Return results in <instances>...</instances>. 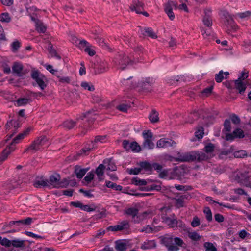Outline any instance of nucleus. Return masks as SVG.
<instances>
[{
	"label": "nucleus",
	"mask_w": 251,
	"mask_h": 251,
	"mask_svg": "<svg viewBox=\"0 0 251 251\" xmlns=\"http://www.w3.org/2000/svg\"><path fill=\"white\" fill-rule=\"evenodd\" d=\"M223 75L224 72L222 70L220 71L218 74H216L215 76V81L218 83L222 82L224 78Z\"/></svg>",
	"instance_id": "4d7b16f0"
},
{
	"label": "nucleus",
	"mask_w": 251,
	"mask_h": 251,
	"mask_svg": "<svg viewBox=\"0 0 251 251\" xmlns=\"http://www.w3.org/2000/svg\"><path fill=\"white\" fill-rule=\"evenodd\" d=\"M11 21V18L8 13H2L0 15V21L1 22L9 23Z\"/></svg>",
	"instance_id": "4c0bfd02"
},
{
	"label": "nucleus",
	"mask_w": 251,
	"mask_h": 251,
	"mask_svg": "<svg viewBox=\"0 0 251 251\" xmlns=\"http://www.w3.org/2000/svg\"><path fill=\"white\" fill-rule=\"evenodd\" d=\"M30 131V128H28L23 132L19 134L12 140V141L11 142L10 145L12 147H14L16 144L18 143L20 140L24 139L25 136L28 134Z\"/></svg>",
	"instance_id": "6ab92c4d"
},
{
	"label": "nucleus",
	"mask_w": 251,
	"mask_h": 251,
	"mask_svg": "<svg viewBox=\"0 0 251 251\" xmlns=\"http://www.w3.org/2000/svg\"><path fill=\"white\" fill-rule=\"evenodd\" d=\"M76 122L72 120H67L63 123V126L65 127L68 129L73 128L75 125Z\"/></svg>",
	"instance_id": "c03bdc74"
},
{
	"label": "nucleus",
	"mask_w": 251,
	"mask_h": 251,
	"mask_svg": "<svg viewBox=\"0 0 251 251\" xmlns=\"http://www.w3.org/2000/svg\"><path fill=\"white\" fill-rule=\"evenodd\" d=\"M224 129L226 131L230 132L231 129L230 121L229 119H226L225 120L224 123Z\"/></svg>",
	"instance_id": "e2e57ef3"
},
{
	"label": "nucleus",
	"mask_w": 251,
	"mask_h": 251,
	"mask_svg": "<svg viewBox=\"0 0 251 251\" xmlns=\"http://www.w3.org/2000/svg\"><path fill=\"white\" fill-rule=\"evenodd\" d=\"M155 228H153L152 227H151L149 225H147L145 226H144L140 230V231L141 232H146L147 233H152L153 232L157 231V230H155Z\"/></svg>",
	"instance_id": "49530a36"
},
{
	"label": "nucleus",
	"mask_w": 251,
	"mask_h": 251,
	"mask_svg": "<svg viewBox=\"0 0 251 251\" xmlns=\"http://www.w3.org/2000/svg\"><path fill=\"white\" fill-rule=\"evenodd\" d=\"M14 150L15 147H12L10 145L6 148L0 154V162L4 161L8 155Z\"/></svg>",
	"instance_id": "4be33fe9"
},
{
	"label": "nucleus",
	"mask_w": 251,
	"mask_h": 251,
	"mask_svg": "<svg viewBox=\"0 0 251 251\" xmlns=\"http://www.w3.org/2000/svg\"><path fill=\"white\" fill-rule=\"evenodd\" d=\"M139 166L141 169V171L142 170H145V172H147L148 174H151V164L147 161H142L140 162L139 163Z\"/></svg>",
	"instance_id": "393cba45"
},
{
	"label": "nucleus",
	"mask_w": 251,
	"mask_h": 251,
	"mask_svg": "<svg viewBox=\"0 0 251 251\" xmlns=\"http://www.w3.org/2000/svg\"><path fill=\"white\" fill-rule=\"evenodd\" d=\"M174 176L177 177V179L182 180L185 178L187 174L186 170L183 167H176L174 170Z\"/></svg>",
	"instance_id": "f3484780"
},
{
	"label": "nucleus",
	"mask_w": 251,
	"mask_h": 251,
	"mask_svg": "<svg viewBox=\"0 0 251 251\" xmlns=\"http://www.w3.org/2000/svg\"><path fill=\"white\" fill-rule=\"evenodd\" d=\"M33 222V219L30 217H28L25 219L18 220L19 226L21 225L29 226Z\"/></svg>",
	"instance_id": "58836bf2"
},
{
	"label": "nucleus",
	"mask_w": 251,
	"mask_h": 251,
	"mask_svg": "<svg viewBox=\"0 0 251 251\" xmlns=\"http://www.w3.org/2000/svg\"><path fill=\"white\" fill-rule=\"evenodd\" d=\"M59 79V81L62 83H70L71 79L68 76L61 77L59 75H56Z\"/></svg>",
	"instance_id": "0e129e2a"
},
{
	"label": "nucleus",
	"mask_w": 251,
	"mask_h": 251,
	"mask_svg": "<svg viewBox=\"0 0 251 251\" xmlns=\"http://www.w3.org/2000/svg\"><path fill=\"white\" fill-rule=\"evenodd\" d=\"M173 242H174L176 245L180 247H183V245H185L183 241L179 237H175L173 239Z\"/></svg>",
	"instance_id": "338daca9"
},
{
	"label": "nucleus",
	"mask_w": 251,
	"mask_h": 251,
	"mask_svg": "<svg viewBox=\"0 0 251 251\" xmlns=\"http://www.w3.org/2000/svg\"><path fill=\"white\" fill-rule=\"evenodd\" d=\"M173 7L177 8V3L175 0H168V2L164 4V10L170 20L175 19V14L173 12Z\"/></svg>",
	"instance_id": "0eeeda50"
},
{
	"label": "nucleus",
	"mask_w": 251,
	"mask_h": 251,
	"mask_svg": "<svg viewBox=\"0 0 251 251\" xmlns=\"http://www.w3.org/2000/svg\"><path fill=\"white\" fill-rule=\"evenodd\" d=\"M213 88V86L212 85L205 88L201 91V94L204 96H209L212 93Z\"/></svg>",
	"instance_id": "13d9d810"
},
{
	"label": "nucleus",
	"mask_w": 251,
	"mask_h": 251,
	"mask_svg": "<svg viewBox=\"0 0 251 251\" xmlns=\"http://www.w3.org/2000/svg\"><path fill=\"white\" fill-rule=\"evenodd\" d=\"M156 246L154 240H147L141 245V248L143 250H149L155 248Z\"/></svg>",
	"instance_id": "bb28decb"
},
{
	"label": "nucleus",
	"mask_w": 251,
	"mask_h": 251,
	"mask_svg": "<svg viewBox=\"0 0 251 251\" xmlns=\"http://www.w3.org/2000/svg\"><path fill=\"white\" fill-rule=\"evenodd\" d=\"M33 186L36 188L50 187L48 179L45 178L44 176L36 177L33 182Z\"/></svg>",
	"instance_id": "2eb2a0df"
},
{
	"label": "nucleus",
	"mask_w": 251,
	"mask_h": 251,
	"mask_svg": "<svg viewBox=\"0 0 251 251\" xmlns=\"http://www.w3.org/2000/svg\"><path fill=\"white\" fill-rule=\"evenodd\" d=\"M160 240L162 244L168 247L173 242V238L170 235H166L164 236L160 237Z\"/></svg>",
	"instance_id": "a878e982"
},
{
	"label": "nucleus",
	"mask_w": 251,
	"mask_h": 251,
	"mask_svg": "<svg viewBox=\"0 0 251 251\" xmlns=\"http://www.w3.org/2000/svg\"><path fill=\"white\" fill-rule=\"evenodd\" d=\"M200 115V113L197 111H194L192 113L190 114V115L189 116V118L193 119V120H189L188 121V122L192 123H193L194 121L196 119H197Z\"/></svg>",
	"instance_id": "5fc2aeb1"
},
{
	"label": "nucleus",
	"mask_w": 251,
	"mask_h": 251,
	"mask_svg": "<svg viewBox=\"0 0 251 251\" xmlns=\"http://www.w3.org/2000/svg\"><path fill=\"white\" fill-rule=\"evenodd\" d=\"M105 168V166L103 164H100L96 169V174H97L99 181L102 180V176L104 174V170Z\"/></svg>",
	"instance_id": "cd10ccee"
},
{
	"label": "nucleus",
	"mask_w": 251,
	"mask_h": 251,
	"mask_svg": "<svg viewBox=\"0 0 251 251\" xmlns=\"http://www.w3.org/2000/svg\"><path fill=\"white\" fill-rule=\"evenodd\" d=\"M48 139L46 136H41L35 140L25 150V152L28 151H36L41 148L42 146L46 144Z\"/></svg>",
	"instance_id": "39448f33"
},
{
	"label": "nucleus",
	"mask_w": 251,
	"mask_h": 251,
	"mask_svg": "<svg viewBox=\"0 0 251 251\" xmlns=\"http://www.w3.org/2000/svg\"><path fill=\"white\" fill-rule=\"evenodd\" d=\"M233 134L236 138H243L245 136L244 131L240 128H237L234 130Z\"/></svg>",
	"instance_id": "09e8293b"
},
{
	"label": "nucleus",
	"mask_w": 251,
	"mask_h": 251,
	"mask_svg": "<svg viewBox=\"0 0 251 251\" xmlns=\"http://www.w3.org/2000/svg\"><path fill=\"white\" fill-rule=\"evenodd\" d=\"M119 57L118 64L120 66V69L123 70L126 68V66L129 63L130 59L126 54L120 55Z\"/></svg>",
	"instance_id": "412c9836"
},
{
	"label": "nucleus",
	"mask_w": 251,
	"mask_h": 251,
	"mask_svg": "<svg viewBox=\"0 0 251 251\" xmlns=\"http://www.w3.org/2000/svg\"><path fill=\"white\" fill-rule=\"evenodd\" d=\"M130 107V105H128L126 104L123 103L117 106V109L119 110L124 112H126L127 110Z\"/></svg>",
	"instance_id": "603ef678"
},
{
	"label": "nucleus",
	"mask_w": 251,
	"mask_h": 251,
	"mask_svg": "<svg viewBox=\"0 0 251 251\" xmlns=\"http://www.w3.org/2000/svg\"><path fill=\"white\" fill-rule=\"evenodd\" d=\"M149 118L151 123H157L159 121L158 112L155 110H152L149 115Z\"/></svg>",
	"instance_id": "c85d7f7f"
},
{
	"label": "nucleus",
	"mask_w": 251,
	"mask_h": 251,
	"mask_svg": "<svg viewBox=\"0 0 251 251\" xmlns=\"http://www.w3.org/2000/svg\"><path fill=\"white\" fill-rule=\"evenodd\" d=\"M48 50L51 56L56 57L58 59H61L60 56L57 54L56 50L53 48V46L50 43L49 44Z\"/></svg>",
	"instance_id": "c9c22d12"
},
{
	"label": "nucleus",
	"mask_w": 251,
	"mask_h": 251,
	"mask_svg": "<svg viewBox=\"0 0 251 251\" xmlns=\"http://www.w3.org/2000/svg\"><path fill=\"white\" fill-rule=\"evenodd\" d=\"M154 83L153 78L150 77L146 78L144 81L139 82L137 86L133 85L132 87L136 86L139 88V90H142L145 92H150L151 90L152 85Z\"/></svg>",
	"instance_id": "6e6552de"
},
{
	"label": "nucleus",
	"mask_w": 251,
	"mask_h": 251,
	"mask_svg": "<svg viewBox=\"0 0 251 251\" xmlns=\"http://www.w3.org/2000/svg\"><path fill=\"white\" fill-rule=\"evenodd\" d=\"M203 131V128L202 126L199 127L198 130L195 132L196 137L199 139H201L204 134Z\"/></svg>",
	"instance_id": "052dcab7"
},
{
	"label": "nucleus",
	"mask_w": 251,
	"mask_h": 251,
	"mask_svg": "<svg viewBox=\"0 0 251 251\" xmlns=\"http://www.w3.org/2000/svg\"><path fill=\"white\" fill-rule=\"evenodd\" d=\"M221 18L225 25L234 31L237 29V26L235 24L232 17L227 11L224 10L222 11Z\"/></svg>",
	"instance_id": "423d86ee"
},
{
	"label": "nucleus",
	"mask_w": 251,
	"mask_h": 251,
	"mask_svg": "<svg viewBox=\"0 0 251 251\" xmlns=\"http://www.w3.org/2000/svg\"><path fill=\"white\" fill-rule=\"evenodd\" d=\"M103 163L105 165L107 170L114 171L116 170V166L113 162H112L111 158L105 159L103 161Z\"/></svg>",
	"instance_id": "b1692460"
},
{
	"label": "nucleus",
	"mask_w": 251,
	"mask_h": 251,
	"mask_svg": "<svg viewBox=\"0 0 251 251\" xmlns=\"http://www.w3.org/2000/svg\"><path fill=\"white\" fill-rule=\"evenodd\" d=\"M143 147L147 149H152L154 147V144L151 139L145 140L143 144Z\"/></svg>",
	"instance_id": "f704fd0d"
},
{
	"label": "nucleus",
	"mask_w": 251,
	"mask_h": 251,
	"mask_svg": "<svg viewBox=\"0 0 251 251\" xmlns=\"http://www.w3.org/2000/svg\"><path fill=\"white\" fill-rule=\"evenodd\" d=\"M153 169L157 172H160L162 169V166L158 163H153L151 164V172H152Z\"/></svg>",
	"instance_id": "69168bd1"
},
{
	"label": "nucleus",
	"mask_w": 251,
	"mask_h": 251,
	"mask_svg": "<svg viewBox=\"0 0 251 251\" xmlns=\"http://www.w3.org/2000/svg\"><path fill=\"white\" fill-rule=\"evenodd\" d=\"M144 4L139 0H133L132 4L130 8L131 11H135L136 13H141V11L144 10Z\"/></svg>",
	"instance_id": "dca6fc26"
},
{
	"label": "nucleus",
	"mask_w": 251,
	"mask_h": 251,
	"mask_svg": "<svg viewBox=\"0 0 251 251\" xmlns=\"http://www.w3.org/2000/svg\"><path fill=\"white\" fill-rule=\"evenodd\" d=\"M1 245L6 247H9L11 246V241L6 238L2 239Z\"/></svg>",
	"instance_id": "774afa93"
},
{
	"label": "nucleus",
	"mask_w": 251,
	"mask_h": 251,
	"mask_svg": "<svg viewBox=\"0 0 251 251\" xmlns=\"http://www.w3.org/2000/svg\"><path fill=\"white\" fill-rule=\"evenodd\" d=\"M203 212L205 214L207 220L209 222L211 221L212 220V215L210 208L209 207H205L203 210Z\"/></svg>",
	"instance_id": "8fccbe9b"
},
{
	"label": "nucleus",
	"mask_w": 251,
	"mask_h": 251,
	"mask_svg": "<svg viewBox=\"0 0 251 251\" xmlns=\"http://www.w3.org/2000/svg\"><path fill=\"white\" fill-rule=\"evenodd\" d=\"M143 136L145 140L151 139L153 136V134L152 132L149 130H144L143 132Z\"/></svg>",
	"instance_id": "680f3d73"
},
{
	"label": "nucleus",
	"mask_w": 251,
	"mask_h": 251,
	"mask_svg": "<svg viewBox=\"0 0 251 251\" xmlns=\"http://www.w3.org/2000/svg\"><path fill=\"white\" fill-rule=\"evenodd\" d=\"M208 158V156L201 151H194L189 152L179 153L177 157H174L170 155H165V159L170 161L178 162H201Z\"/></svg>",
	"instance_id": "f257e3e1"
},
{
	"label": "nucleus",
	"mask_w": 251,
	"mask_h": 251,
	"mask_svg": "<svg viewBox=\"0 0 251 251\" xmlns=\"http://www.w3.org/2000/svg\"><path fill=\"white\" fill-rule=\"evenodd\" d=\"M31 77L35 80L40 88L43 90L47 87L46 77L38 70L33 68L31 71Z\"/></svg>",
	"instance_id": "20e7f679"
},
{
	"label": "nucleus",
	"mask_w": 251,
	"mask_h": 251,
	"mask_svg": "<svg viewBox=\"0 0 251 251\" xmlns=\"http://www.w3.org/2000/svg\"><path fill=\"white\" fill-rule=\"evenodd\" d=\"M235 87L238 90L240 94L244 93L245 91L247 88L246 84L242 80H235Z\"/></svg>",
	"instance_id": "5701e85b"
},
{
	"label": "nucleus",
	"mask_w": 251,
	"mask_h": 251,
	"mask_svg": "<svg viewBox=\"0 0 251 251\" xmlns=\"http://www.w3.org/2000/svg\"><path fill=\"white\" fill-rule=\"evenodd\" d=\"M48 182L50 187L51 186L53 188L66 187L69 184V182L66 178L60 181V176L57 173L50 175Z\"/></svg>",
	"instance_id": "7ed1b4c3"
},
{
	"label": "nucleus",
	"mask_w": 251,
	"mask_h": 251,
	"mask_svg": "<svg viewBox=\"0 0 251 251\" xmlns=\"http://www.w3.org/2000/svg\"><path fill=\"white\" fill-rule=\"evenodd\" d=\"M203 247L205 251H217V248L210 242H206L204 243Z\"/></svg>",
	"instance_id": "72a5a7b5"
},
{
	"label": "nucleus",
	"mask_w": 251,
	"mask_h": 251,
	"mask_svg": "<svg viewBox=\"0 0 251 251\" xmlns=\"http://www.w3.org/2000/svg\"><path fill=\"white\" fill-rule=\"evenodd\" d=\"M162 221L170 228L176 229L177 227L182 229L185 228V224L180 220H178L174 214L170 216H164L162 217Z\"/></svg>",
	"instance_id": "f03ea898"
},
{
	"label": "nucleus",
	"mask_w": 251,
	"mask_h": 251,
	"mask_svg": "<svg viewBox=\"0 0 251 251\" xmlns=\"http://www.w3.org/2000/svg\"><path fill=\"white\" fill-rule=\"evenodd\" d=\"M94 174L93 172H89L87 174L86 176L84 177V180L87 182L88 185L94 179Z\"/></svg>",
	"instance_id": "bf43d9fd"
},
{
	"label": "nucleus",
	"mask_w": 251,
	"mask_h": 251,
	"mask_svg": "<svg viewBox=\"0 0 251 251\" xmlns=\"http://www.w3.org/2000/svg\"><path fill=\"white\" fill-rule=\"evenodd\" d=\"M12 73L18 77H22L25 73H23V66L22 63L18 62H14L12 67Z\"/></svg>",
	"instance_id": "ddd939ff"
},
{
	"label": "nucleus",
	"mask_w": 251,
	"mask_h": 251,
	"mask_svg": "<svg viewBox=\"0 0 251 251\" xmlns=\"http://www.w3.org/2000/svg\"><path fill=\"white\" fill-rule=\"evenodd\" d=\"M204 15L202 22L204 25L211 27L212 25V10L210 8H205L204 10Z\"/></svg>",
	"instance_id": "1a4fd4ad"
},
{
	"label": "nucleus",
	"mask_w": 251,
	"mask_h": 251,
	"mask_svg": "<svg viewBox=\"0 0 251 251\" xmlns=\"http://www.w3.org/2000/svg\"><path fill=\"white\" fill-rule=\"evenodd\" d=\"M105 185L107 188H112L117 191H121L122 190V186L120 185H117L115 183H113L110 181H106Z\"/></svg>",
	"instance_id": "2f4dec72"
},
{
	"label": "nucleus",
	"mask_w": 251,
	"mask_h": 251,
	"mask_svg": "<svg viewBox=\"0 0 251 251\" xmlns=\"http://www.w3.org/2000/svg\"><path fill=\"white\" fill-rule=\"evenodd\" d=\"M20 47H21L20 42L19 41H18L17 40H15L11 44V51L15 53L18 50Z\"/></svg>",
	"instance_id": "e433bc0d"
},
{
	"label": "nucleus",
	"mask_w": 251,
	"mask_h": 251,
	"mask_svg": "<svg viewBox=\"0 0 251 251\" xmlns=\"http://www.w3.org/2000/svg\"><path fill=\"white\" fill-rule=\"evenodd\" d=\"M130 150L134 152H139L141 151V147L136 142H132L130 143L129 146Z\"/></svg>",
	"instance_id": "79ce46f5"
},
{
	"label": "nucleus",
	"mask_w": 251,
	"mask_h": 251,
	"mask_svg": "<svg viewBox=\"0 0 251 251\" xmlns=\"http://www.w3.org/2000/svg\"><path fill=\"white\" fill-rule=\"evenodd\" d=\"M94 148V146L93 145L92 147H85L82 149L78 153H77V155L78 156H85L88 155L90 151L93 149Z\"/></svg>",
	"instance_id": "473e14b6"
},
{
	"label": "nucleus",
	"mask_w": 251,
	"mask_h": 251,
	"mask_svg": "<svg viewBox=\"0 0 251 251\" xmlns=\"http://www.w3.org/2000/svg\"><path fill=\"white\" fill-rule=\"evenodd\" d=\"M214 146L213 144H212L211 143H208V144L205 145V146L204 147V149H203V150L205 152V153L203 152V153H205L206 155L208 156V158L207 159H206L205 161L207 160L208 159H209L210 158V156H209V155L208 154L212 153L214 151ZM201 152H202V151H201ZM202 153H203V152H202Z\"/></svg>",
	"instance_id": "c756f323"
},
{
	"label": "nucleus",
	"mask_w": 251,
	"mask_h": 251,
	"mask_svg": "<svg viewBox=\"0 0 251 251\" xmlns=\"http://www.w3.org/2000/svg\"><path fill=\"white\" fill-rule=\"evenodd\" d=\"M24 240H20L19 239H15L11 240V246L14 247L21 248L24 247Z\"/></svg>",
	"instance_id": "ea45409f"
},
{
	"label": "nucleus",
	"mask_w": 251,
	"mask_h": 251,
	"mask_svg": "<svg viewBox=\"0 0 251 251\" xmlns=\"http://www.w3.org/2000/svg\"><path fill=\"white\" fill-rule=\"evenodd\" d=\"M176 145V143L172 139L163 138L157 142L156 146L158 148H168L173 147Z\"/></svg>",
	"instance_id": "f8f14e48"
},
{
	"label": "nucleus",
	"mask_w": 251,
	"mask_h": 251,
	"mask_svg": "<svg viewBox=\"0 0 251 251\" xmlns=\"http://www.w3.org/2000/svg\"><path fill=\"white\" fill-rule=\"evenodd\" d=\"M200 115V113L197 111H194L192 113L190 114V115L189 116V118L193 119V120H189L188 121V122L192 123H193L194 121L196 119H197Z\"/></svg>",
	"instance_id": "6e6d98bb"
},
{
	"label": "nucleus",
	"mask_w": 251,
	"mask_h": 251,
	"mask_svg": "<svg viewBox=\"0 0 251 251\" xmlns=\"http://www.w3.org/2000/svg\"><path fill=\"white\" fill-rule=\"evenodd\" d=\"M81 86L84 89L88 90L90 91H93L95 90L94 85L91 83L82 82L81 84Z\"/></svg>",
	"instance_id": "37998d69"
},
{
	"label": "nucleus",
	"mask_w": 251,
	"mask_h": 251,
	"mask_svg": "<svg viewBox=\"0 0 251 251\" xmlns=\"http://www.w3.org/2000/svg\"><path fill=\"white\" fill-rule=\"evenodd\" d=\"M188 237L193 241H199L200 240L201 236L198 234L196 232H189Z\"/></svg>",
	"instance_id": "a18cd8bd"
},
{
	"label": "nucleus",
	"mask_w": 251,
	"mask_h": 251,
	"mask_svg": "<svg viewBox=\"0 0 251 251\" xmlns=\"http://www.w3.org/2000/svg\"><path fill=\"white\" fill-rule=\"evenodd\" d=\"M115 248L117 251H125L127 248V246L126 243L124 242L121 241H116Z\"/></svg>",
	"instance_id": "7c9ffc66"
},
{
	"label": "nucleus",
	"mask_w": 251,
	"mask_h": 251,
	"mask_svg": "<svg viewBox=\"0 0 251 251\" xmlns=\"http://www.w3.org/2000/svg\"><path fill=\"white\" fill-rule=\"evenodd\" d=\"M95 74H100L105 72L107 70V63L104 61L100 60L95 64L94 67Z\"/></svg>",
	"instance_id": "9b49d317"
},
{
	"label": "nucleus",
	"mask_w": 251,
	"mask_h": 251,
	"mask_svg": "<svg viewBox=\"0 0 251 251\" xmlns=\"http://www.w3.org/2000/svg\"><path fill=\"white\" fill-rule=\"evenodd\" d=\"M200 115V113L197 111H194L192 113L190 114V115L189 116V118L193 119V120H189L188 121V122L192 123H193L194 121L196 119H197Z\"/></svg>",
	"instance_id": "864d4df0"
},
{
	"label": "nucleus",
	"mask_w": 251,
	"mask_h": 251,
	"mask_svg": "<svg viewBox=\"0 0 251 251\" xmlns=\"http://www.w3.org/2000/svg\"><path fill=\"white\" fill-rule=\"evenodd\" d=\"M142 35L144 36H148L152 39H156L157 36L151 27H146L143 28L141 26L138 27Z\"/></svg>",
	"instance_id": "4468645a"
},
{
	"label": "nucleus",
	"mask_w": 251,
	"mask_h": 251,
	"mask_svg": "<svg viewBox=\"0 0 251 251\" xmlns=\"http://www.w3.org/2000/svg\"><path fill=\"white\" fill-rule=\"evenodd\" d=\"M119 226V228L120 231L124 230V229H128L129 227V222L126 220H124L122 221L120 224L118 225Z\"/></svg>",
	"instance_id": "a19ab883"
},
{
	"label": "nucleus",
	"mask_w": 251,
	"mask_h": 251,
	"mask_svg": "<svg viewBox=\"0 0 251 251\" xmlns=\"http://www.w3.org/2000/svg\"><path fill=\"white\" fill-rule=\"evenodd\" d=\"M138 212L139 210L137 208L133 207L128 208L124 210L125 214L131 216L133 219H135V217L137 218H139L140 220L143 219L147 214L146 212H144L141 215H138Z\"/></svg>",
	"instance_id": "9d476101"
},
{
	"label": "nucleus",
	"mask_w": 251,
	"mask_h": 251,
	"mask_svg": "<svg viewBox=\"0 0 251 251\" xmlns=\"http://www.w3.org/2000/svg\"><path fill=\"white\" fill-rule=\"evenodd\" d=\"M26 98H20L18 99L15 104L17 106L26 105L32 101V99L30 97L28 93H26Z\"/></svg>",
	"instance_id": "aec40b11"
},
{
	"label": "nucleus",
	"mask_w": 251,
	"mask_h": 251,
	"mask_svg": "<svg viewBox=\"0 0 251 251\" xmlns=\"http://www.w3.org/2000/svg\"><path fill=\"white\" fill-rule=\"evenodd\" d=\"M13 126H14V132L12 134L8 136L7 140L11 138L14 134L17 132L18 128L20 126V124L18 121H13Z\"/></svg>",
	"instance_id": "3c124183"
},
{
	"label": "nucleus",
	"mask_w": 251,
	"mask_h": 251,
	"mask_svg": "<svg viewBox=\"0 0 251 251\" xmlns=\"http://www.w3.org/2000/svg\"><path fill=\"white\" fill-rule=\"evenodd\" d=\"M89 170V168H84L80 165H76L74 167V173L77 178L81 179Z\"/></svg>",
	"instance_id": "a211bd4d"
},
{
	"label": "nucleus",
	"mask_w": 251,
	"mask_h": 251,
	"mask_svg": "<svg viewBox=\"0 0 251 251\" xmlns=\"http://www.w3.org/2000/svg\"><path fill=\"white\" fill-rule=\"evenodd\" d=\"M35 26L36 29L38 32L44 33L46 32V27L43 25L41 21H40L38 24H36Z\"/></svg>",
	"instance_id": "de8ad7c7"
}]
</instances>
